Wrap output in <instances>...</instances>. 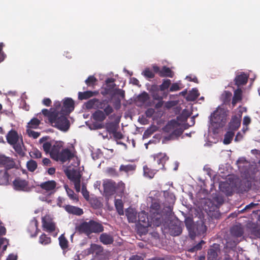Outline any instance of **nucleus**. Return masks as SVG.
I'll return each mask as SVG.
<instances>
[{
  "instance_id": "obj_1",
  "label": "nucleus",
  "mask_w": 260,
  "mask_h": 260,
  "mask_svg": "<svg viewBox=\"0 0 260 260\" xmlns=\"http://www.w3.org/2000/svg\"><path fill=\"white\" fill-rule=\"evenodd\" d=\"M227 116V111L224 109L217 108L210 117L212 126L216 129L223 127L226 123Z\"/></svg>"
},
{
  "instance_id": "obj_2",
  "label": "nucleus",
  "mask_w": 260,
  "mask_h": 260,
  "mask_svg": "<svg viewBox=\"0 0 260 260\" xmlns=\"http://www.w3.org/2000/svg\"><path fill=\"white\" fill-rule=\"evenodd\" d=\"M78 232L84 233L87 236L92 233H99L104 231V226L101 224L94 220H90L87 222L84 221L81 223L77 228Z\"/></svg>"
},
{
  "instance_id": "obj_3",
  "label": "nucleus",
  "mask_w": 260,
  "mask_h": 260,
  "mask_svg": "<svg viewBox=\"0 0 260 260\" xmlns=\"http://www.w3.org/2000/svg\"><path fill=\"white\" fill-rule=\"evenodd\" d=\"M67 115L61 112H56L54 119L50 121L51 124L61 131H68L70 127V121L67 119Z\"/></svg>"
},
{
  "instance_id": "obj_4",
  "label": "nucleus",
  "mask_w": 260,
  "mask_h": 260,
  "mask_svg": "<svg viewBox=\"0 0 260 260\" xmlns=\"http://www.w3.org/2000/svg\"><path fill=\"white\" fill-rule=\"evenodd\" d=\"M162 131L166 133L172 134L177 136H181L183 132L179 123L175 120L169 121L162 128Z\"/></svg>"
},
{
  "instance_id": "obj_5",
  "label": "nucleus",
  "mask_w": 260,
  "mask_h": 260,
  "mask_svg": "<svg viewBox=\"0 0 260 260\" xmlns=\"http://www.w3.org/2000/svg\"><path fill=\"white\" fill-rule=\"evenodd\" d=\"M185 225L189 230L191 237L195 236L196 233L200 235H204L207 231V227L203 222H201L196 225V231L195 232L194 231V225L192 223V221L191 220H186L185 221Z\"/></svg>"
},
{
  "instance_id": "obj_6",
  "label": "nucleus",
  "mask_w": 260,
  "mask_h": 260,
  "mask_svg": "<svg viewBox=\"0 0 260 260\" xmlns=\"http://www.w3.org/2000/svg\"><path fill=\"white\" fill-rule=\"evenodd\" d=\"M66 175L68 178L73 182L75 189L77 192L81 190V178L80 173L76 170H73L68 171Z\"/></svg>"
},
{
  "instance_id": "obj_7",
  "label": "nucleus",
  "mask_w": 260,
  "mask_h": 260,
  "mask_svg": "<svg viewBox=\"0 0 260 260\" xmlns=\"http://www.w3.org/2000/svg\"><path fill=\"white\" fill-rule=\"evenodd\" d=\"M74 101L71 98H67L63 100L60 112L64 114V115H69L74 110Z\"/></svg>"
},
{
  "instance_id": "obj_8",
  "label": "nucleus",
  "mask_w": 260,
  "mask_h": 260,
  "mask_svg": "<svg viewBox=\"0 0 260 260\" xmlns=\"http://www.w3.org/2000/svg\"><path fill=\"white\" fill-rule=\"evenodd\" d=\"M153 70L154 72L158 74L160 77L172 78L174 75V72L167 66H163L161 68H160L157 66H153Z\"/></svg>"
},
{
  "instance_id": "obj_9",
  "label": "nucleus",
  "mask_w": 260,
  "mask_h": 260,
  "mask_svg": "<svg viewBox=\"0 0 260 260\" xmlns=\"http://www.w3.org/2000/svg\"><path fill=\"white\" fill-rule=\"evenodd\" d=\"M242 112L239 111L238 115L232 116L230 122L229 123V129L235 132L237 131L241 125Z\"/></svg>"
},
{
  "instance_id": "obj_10",
  "label": "nucleus",
  "mask_w": 260,
  "mask_h": 260,
  "mask_svg": "<svg viewBox=\"0 0 260 260\" xmlns=\"http://www.w3.org/2000/svg\"><path fill=\"white\" fill-rule=\"evenodd\" d=\"M108 103L109 101L107 100H100L97 99L96 109H103L107 115H110L114 112V110Z\"/></svg>"
},
{
  "instance_id": "obj_11",
  "label": "nucleus",
  "mask_w": 260,
  "mask_h": 260,
  "mask_svg": "<svg viewBox=\"0 0 260 260\" xmlns=\"http://www.w3.org/2000/svg\"><path fill=\"white\" fill-rule=\"evenodd\" d=\"M74 154L68 148L62 149L57 155V157L54 158L55 160L60 161L64 162L67 160L71 159L74 157Z\"/></svg>"
},
{
  "instance_id": "obj_12",
  "label": "nucleus",
  "mask_w": 260,
  "mask_h": 260,
  "mask_svg": "<svg viewBox=\"0 0 260 260\" xmlns=\"http://www.w3.org/2000/svg\"><path fill=\"white\" fill-rule=\"evenodd\" d=\"M154 160L156 161L158 166L156 167L159 170H165V164L169 159V157L165 153H159L153 155Z\"/></svg>"
},
{
  "instance_id": "obj_13",
  "label": "nucleus",
  "mask_w": 260,
  "mask_h": 260,
  "mask_svg": "<svg viewBox=\"0 0 260 260\" xmlns=\"http://www.w3.org/2000/svg\"><path fill=\"white\" fill-rule=\"evenodd\" d=\"M42 226L46 231L52 233L55 230V224L49 216H45L42 218Z\"/></svg>"
},
{
  "instance_id": "obj_14",
  "label": "nucleus",
  "mask_w": 260,
  "mask_h": 260,
  "mask_svg": "<svg viewBox=\"0 0 260 260\" xmlns=\"http://www.w3.org/2000/svg\"><path fill=\"white\" fill-rule=\"evenodd\" d=\"M138 222L139 224L144 227L151 226V219L148 217L147 214L145 211H141L138 215Z\"/></svg>"
},
{
  "instance_id": "obj_15",
  "label": "nucleus",
  "mask_w": 260,
  "mask_h": 260,
  "mask_svg": "<svg viewBox=\"0 0 260 260\" xmlns=\"http://www.w3.org/2000/svg\"><path fill=\"white\" fill-rule=\"evenodd\" d=\"M169 231L171 236H179L181 234L182 231L180 223L178 222H171L169 225Z\"/></svg>"
},
{
  "instance_id": "obj_16",
  "label": "nucleus",
  "mask_w": 260,
  "mask_h": 260,
  "mask_svg": "<svg viewBox=\"0 0 260 260\" xmlns=\"http://www.w3.org/2000/svg\"><path fill=\"white\" fill-rule=\"evenodd\" d=\"M117 184L114 181H108L104 184V189L105 193L107 196L114 194L116 190Z\"/></svg>"
},
{
  "instance_id": "obj_17",
  "label": "nucleus",
  "mask_w": 260,
  "mask_h": 260,
  "mask_svg": "<svg viewBox=\"0 0 260 260\" xmlns=\"http://www.w3.org/2000/svg\"><path fill=\"white\" fill-rule=\"evenodd\" d=\"M7 142L11 145H15L19 142V136L17 132L13 129H11L8 132L6 136Z\"/></svg>"
},
{
  "instance_id": "obj_18",
  "label": "nucleus",
  "mask_w": 260,
  "mask_h": 260,
  "mask_svg": "<svg viewBox=\"0 0 260 260\" xmlns=\"http://www.w3.org/2000/svg\"><path fill=\"white\" fill-rule=\"evenodd\" d=\"M63 207L65 210L70 214L76 216H81L84 213L83 210L82 208L76 206L67 205L64 206Z\"/></svg>"
},
{
  "instance_id": "obj_19",
  "label": "nucleus",
  "mask_w": 260,
  "mask_h": 260,
  "mask_svg": "<svg viewBox=\"0 0 260 260\" xmlns=\"http://www.w3.org/2000/svg\"><path fill=\"white\" fill-rule=\"evenodd\" d=\"M151 226L153 224L155 226H159L163 221L162 212H157L150 214Z\"/></svg>"
},
{
  "instance_id": "obj_20",
  "label": "nucleus",
  "mask_w": 260,
  "mask_h": 260,
  "mask_svg": "<svg viewBox=\"0 0 260 260\" xmlns=\"http://www.w3.org/2000/svg\"><path fill=\"white\" fill-rule=\"evenodd\" d=\"M0 165L4 167L6 170L13 168L15 165L12 158L5 155H0Z\"/></svg>"
},
{
  "instance_id": "obj_21",
  "label": "nucleus",
  "mask_w": 260,
  "mask_h": 260,
  "mask_svg": "<svg viewBox=\"0 0 260 260\" xmlns=\"http://www.w3.org/2000/svg\"><path fill=\"white\" fill-rule=\"evenodd\" d=\"M248 76L244 72L236 75L234 79L235 84L237 86L245 85L248 81Z\"/></svg>"
},
{
  "instance_id": "obj_22",
  "label": "nucleus",
  "mask_w": 260,
  "mask_h": 260,
  "mask_svg": "<svg viewBox=\"0 0 260 260\" xmlns=\"http://www.w3.org/2000/svg\"><path fill=\"white\" fill-rule=\"evenodd\" d=\"M13 185L15 190H24L26 188L28 184L25 180L17 178L13 181Z\"/></svg>"
},
{
  "instance_id": "obj_23",
  "label": "nucleus",
  "mask_w": 260,
  "mask_h": 260,
  "mask_svg": "<svg viewBox=\"0 0 260 260\" xmlns=\"http://www.w3.org/2000/svg\"><path fill=\"white\" fill-rule=\"evenodd\" d=\"M125 215L129 222L135 223L137 221V212L135 209L128 208L125 211Z\"/></svg>"
},
{
  "instance_id": "obj_24",
  "label": "nucleus",
  "mask_w": 260,
  "mask_h": 260,
  "mask_svg": "<svg viewBox=\"0 0 260 260\" xmlns=\"http://www.w3.org/2000/svg\"><path fill=\"white\" fill-rule=\"evenodd\" d=\"M62 146V143L61 142H56L55 144L52 146L50 155L52 159H54L55 157H57Z\"/></svg>"
},
{
  "instance_id": "obj_25",
  "label": "nucleus",
  "mask_w": 260,
  "mask_h": 260,
  "mask_svg": "<svg viewBox=\"0 0 260 260\" xmlns=\"http://www.w3.org/2000/svg\"><path fill=\"white\" fill-rule=\"evenodd\" d=\"M144 175L145 177H147L150 179L153 178L155 174L159 171L156 167L152 168H149L147 166L143 167Z\"/></svg>"
},
{
  "instance_id": "obj_26",
  "label": "nucleus",
  "mask_w": 260,
  "mask_h": 260,
  "mask_svg": "<svg viewBox=\"0 0 260 260\" xmlns=\"http://www.w3.org/2000/svg\"><path fill=\"white\" fill-rule=\"evenodd\" d=\"M98 92L96 91H86L84 92H79L78 93V98L79 100H87L93 96L96 95Z\"/></svg>"
},
{
  "instance_id": "obj_27",
  "label": "nucleus",
  "mask_w": 260,
  "mask_h": 260,
  "mask_svg": "<svg viewBox=\"0 0 260 260\" xmlns=\"http://www.w3.org/2000/svg\"><path fill=\"white\" fill-rule=\"evenodd\" d=\"M99 239L100 242L105 245L111 244L114 242L113 236L111 234L106 233L102 234Z\"/></svg>"
},
{
  "instance_id": "obj_28",
  "label": "nucleus",
  "mask_w": 260,
  "mask_h": 260,
  "mask_svg": "<svg viewBox=\"0 0 260 260\" xmlns=\"http://www.w3.org/2000/svg\"><path fill=\"white\" fill-rule=\"evenodd\" d=\"M107 115L104 111L101 110H97L92 115L93 119L97 122H103L106 118Z\"/></svg>"
},
{
  "instance_id": "obj_29",
  "label": "nucleus",
  "mask_w": 260,
  "mask_h": 260,
  "mask_svg": "<svg viewBox=\"0 0 260 260\" xmlns=\"http://www.w3.org/2000/svg\"><path fill=\"white\" fill-rule=\"evenodd\" d=\"M56 186V183L54 180H50L42 183L40 186V187L47 191H49L53 190Z\"/></svg>"
},
{
  "instance_id": "obj_30",
  "label": "nucleus",
  "mask_w": 260,
  "mask_h": 260,
  "mask_svg": "<svg viewBox=\"0 0 260 260\" xmlns=\"http://www.w3.org/2000/svg\"><path fill=\"white\" fill-rule=\"evenodd\" d=\"M231 233L235 237H241L244 234V230L241 225H235L231 229Z\"/></svg>"
},
{
  "instance_id": "obj_31",
  "label": "nucleus",
  "mask_w": 260,
  "mask_h": 260,
  "mask_svg": "<svg viewBox=\"0 0 260 260\" xmlns=\"http://www.w3.org/2000/svg\"><path fill=\"white\" fill-rule=\"evenodd\" d=\"M14 149L20 157H24L25 155V152L23 150L22 146H23L22 138H21V143H17L12 145Z\"/></svg>"
},
{
  "instance_id": "obj_32",
  "label": "nucleus",
  "mask_w": 260,
  "mask_h": 260,
  "mask_svg": "<svg viewBox=\"0 0 260 260\" xmlns=\"http://www.w3.org/2000/svg\"><path fill=\"white\" fill-rule=\"evenodd\" d=\"M242 91L240 88L235 90L232 102L233 107H235L236 104L242 100Z\"/></svg>"
},
{
  "instance_id": "obj_33",
  "label": "nucleus",
  "mask_w": 260,
  "mask_h": 260,
  "mask_svg": "<svg viewBox=\"0 0 260 260\" xmlns=\"http://www.w3.org/2000/svg\"><path fill=\"white\" fill-rule=\"evenodd\" d=\"M199 95L200 93L198 90L196 88H193L187 95L186 100L187 101H194L198 99Z\"/></svg>"
},
{
  "instance_id": "obj_34",
  "label": "nucleus",
  "mask_w": 260,
  "mask_h": 260,
  "mask_svg": "<svg viewBox=\"0 0 260 260\" xmlns=\"http://www.w3.org/2000/svg\"><path fill=\"white\" fill-rule=\"evenodd\" d=\"M10 176L7 172L5 171L4 173H0V185H7L9 184Z\"/></svg>"
},
{
  "instance_id": "obj_35",
  "label": "nucleus",
  "mask_w": 260,
  "mask_h": 260,
  "mask_svg": "<svg viewBox=\"0 0 260 260\" xmlns=\"http://www.w3.org/2000/svg\"><path fill=\"white\" fill-rule=\"evenodd\" d=\"M136 169V165L135 164L121 165L119 168V171L127 173L129 172L135 171Z\"/></svg>"
},
{
  "instance_id": "obj_36",
  "label": "nucleus",
  "mask_w": 260,
  "mask_h": 260,
  "mask_svg": "<svg viewBox=\"0 0 260 260\" xmlns=\"http://www.w3.org/2000/svg\"><path fill=\"white\" fill-rule=\"evenodd\" d=\"M115 86V84L106 85V87L104 88V91L102 92V94L104 95L109 94L111 95V98H112V94L114 92V88Z\"/></svg>"
},
{
  "instance_id": "obj_37",
  "label": "nucleus",
  "mask_w": 260,
  "mask_h": 260,
  "mask_svg": "<svg viewBox=\"0 0 260 260\" xmlns=\"http://www.w3.org/2000/svg\"><path fill=\"white\" fill-rule=\"evenodd\" d=\"M232 96L231 91L225 90L221 95V100L224 104H228L231 101Z\"/></svg>"
},
{
  "instance_id": "obj_38",
  "label": "nucleus",
  "mask_w": 260,
  "mask_h": 260,
  "mask_svg": "<svg viewBox=\"0 0 260 260\" xmlns=\"http://www.w3.org/2000/svg\"><path fill=\"white\" fill-rule=\"evenodd\" d=\"M115 206L117 211L118 213L120 215L124 214L123 211V204L121 199L115 200Z\"/></svg>"
},
{
  "instance_id": "obj_39",
  "label": "nucleus",
  "mask_w": 260,
  "mask_h": 260,
  "mask_svg": "<svg viewBox=\"0 0 260 260\" xmlns=\"http://www.w3.org/2000/svg\"><path fill=\"white\" fill-rule=\"evenodd\" d=\"M235 135V132L230 130L227 132L224 136L223 143L225 145L231 143Z\"/></svg>"
},
{
  "instance_id": "obj_40",
  "label": "nucleus",
  "mask_w": 260,
  "mask_h": 260,
  "mask_svg": "<svg viewBox=\"0 0 260 260\" xmlns=\"http://www.w3.org/2000/svg\"><path fill=\"white\" fill-rule=\"evenodd\" d=\"M41 123V121L37 118L31 119L27 124V128H37Z\"/></svg>"
},
{
  "instance_id": "obj_41",
  "label": "nucleus",
  "mask_w": 260,
  "mask_h": 260,
  "mask_svg": "<svg viewBox=\"0 0 260 260\" xmlns=\"http://www.w3.org/2000/svg\"><path fill=\"white\" fill-rule=\"evenodd\" d=\"M65 188L67 194L70 199L76 203L78 202L79 201L78 195L75 194L74 191L72 189H70L68 187L65 186Z\"/></svg>"
},
{
  "instance_id": "obj_42",
  "label": "nucleus",
  "mask_w": 260,
  "mask_h": 260,
  "mask_svg": "<svg viewBox=\"0 0 260 260\" xmlns=\"http://www.w3.org/2000/svg\"><path fill=\"white\" fill-rule=\"evenodd\" d=\"M105 128L109 134H113L117 129V125L113 122L107 123Z\"/></svg>"
},
{
  "instance_id": "obj_43",
  "label": "nucleus",
  "mask_w": 260,
  "mask_h": 260,
  "mask_svg": "<svg viewBox=\"0 0 260 260\" xmlns=\"http://www.w3.org/2000/svg\"><path fill=\"white\" fill-rule=\"evenodd\" d=\"M42 113L44 116H47L48 118V120L50 122L54 119V115L55 114L56 111L44 109L42 110Z\"/></svg>"
},
{
  "instance_id": "obj_44",
  "label": "nucleus",
  "mask_w": 260,
  "mask_h": 260,
  "mask_svg": "<svg viewBox=\"0 0 260 260\" xmlns=\"http://www.w3.org/2000/svg\"><path fill=\"white\" fill-rule=\"evenodd\" d=\"M26 167L29 172H33L37 168L38 165L35 160L30 159L27 162Z\"/></svg>"
},
{
  "instance_id": "obj_45",
  "label": "nucleus",
  "mask_w": 260,
  "mask_h": 260,
  "mask_svg": "<svg viewBox=\"0 0 260 260\" xmlns=\"http://www.w3.org/2000/svg\"><path fill=\"white\" fill-rule=\"evenodd\" d=\"M159 212H161V211L160 210V204L156 202H152L151 205V206H150V214L155 213Z\"/></svg>"
},
{
  "instance_id": "obj_46",
  "label": "nucleus",
  "mask_w": 260,
  "mask_h": 260,
  "mask_svg": "<svg viewBox=\"0 0 260 260\" xmlns=\"http://www.w3.org/2000/svg\"><path fill=\"white\" fill-rule=\"evenodd\" d=\"M58 239L60 247L63 250L67 249L68 247V241L65 237L62 235L59 237Z\"/></svg>"
},
{
  "instance_id": "obj_47",
  "label": "nucleus",
  "mask_w": 260,
  "mask_h": 260,
  "mask_svg": "<svg viewBox=\"0 0 260 260\" xmlns=\"http://www.w3.org/2000/svg\"><path fill=\"white\" fill-rule=\"evenodd\" d=\"M51 242V238L47 237L45 234H42L39 238V242L43 245H47Z\"/></svg>"
},
{
  "instance_id": "obj_48",
  "label": "nucleus",
  "mask_w": 260,
  "mask_h": 260,
  "mask_svg": "<svg viewBox=\"0 0 260 260\" xmlns=\"http://www.w3.org/2000/svg\"><path fill=\"white\" fill-rule=\"evenodd\" d=\"M97 99L93 98L88 101L85 104V107L87 109L95 108L96 106Z\"/></svg>"
},
{
  "instance_id": "obj_49",
  "label": "nucleus",
  "mask_w": 260,
  "mask_h": 260,
  "mask_svg": "<svg viewBox=\"0 0 260 260\" xmlns=\"http://www.w3.org/2000/svg\"><path fill=\"white\" fill-rule=\"evenodd\" d=\"M149 99V95L148 93L144 91L138 96V100L139 102L145 103Z\"/></svg>"
},
{
  "instance_id": "obj_50",
  "label": "nucleus",
  "mask_w": 260,
  "mask_h": 260,
  "mask_svg": "<svg viewBox=\"0 0 260 260\" xmlns=\"http://www.w3.org/2000/svg\"><path fill=\"white\" fill-rule=\"evenodd\" d=\"M88 201L91 206L94 209H98L101 207V203L96 198H92Z\"/></svg>"
},
{
  "instance_id": "obj_51",
  "label": "nucleus",
  "mask_w": 260,
  "mask_h": 260,
  "mask_svg": "<svg viewBox=\"0 0 260 260\" xmlns=\"http://www.w3.org/2000/svg\"><path fill=\"white\" fill-rule=\"evenodd\" d=\"M97 81L96 78L93 76H89L85 80V83L88 86H94Z\"/></svg>"
},
{
  "instance_id": "obj_52",
  "label": "nucleus",
  "mask_w": 260,
  "mask_h": 260,
  "mask_svg": "<svg viewBox=\"0 0 260 260\" xmlns=\"http://www.w3.org/2000/svg\"><path fill=\"white\" fill-rule=\"evenodd\" d=\"M217 253L214 249H210L208 252V260H216Z\"/></svg>"
},
{
  "instance_id": "obj_53",
  "label": "nucleus",
  "mask_w": 260,
  "mask_h": 260,
  "mask_svg": "<svg viewBox=\"0 0 260 260\" xmlns=\"http://www.w3.org/2000/svg\"><path fill=\"white\" fill-rule=\"evenodd\" d=\"M171 85V80L170 79H164L162 84L159 86L161 91H164L167 89Z\"/></svg>"
},
{
  "instance_id": "obj_54",
  "label": "nucleus",
  "mask_w": 260,
  "mask_h": 260,
  "mask_svg": "<svg viewBox=\"0 0 260 260\" xmlns=\"http://www.w3.org/2000/svg\"><path fill=\"white\" fill-rule=\"evenodd\" d=\"M205 243L203 240H201L199 243L194 245L188 250L190 252H194L201 250L202 248V245Z\"/></svg>"
},
{
  "instance_id": "obj_55",
  "label": "nucleus",
  "mask_w": 260,
  "mask_h": 260,
  "mask_svg": "<svg viewBox=\"0 0 260 260\" xmlns=\"http://www.w3.org/2000/svg\"><path fill=\"white\" fill-rule=\"evenodd\" d=\"M119 95L122 99H124L125 96V92L122 89L119 88L115 89L114 93L112 94L111 99L114 98L116 95Z\"/></svg>"
},
{
  "instance_id": "obj_56",
  "label": "nucleus",
  "mask_w": 260,
  "mask_h": 260,
  "mask_svg": "<svg viewBox=\"0 0 260 260\" xmlns=\"http://www.w3.org/2000/svg\"><path fill=\"white\" fill-rule=\"evenodd\" d=\"M26 133L29 137L33 138L34 139L38 138L40 135V133L35 132L29 128H27Z\"/></svg>"
},
{
  "instance_id": "obj_57",
  "label": "nucleus",
  "mask_w": 260,
  "mask_h": 260,
  "mask_svg": "<svg viewBox=\"0 0 260 260\" xmlns=\"http://www.w3.org/2000/svg\"><path fill=\"white\" fill-rule=\"evenodd\" d=\"M101 247L95 244H91L90 248L88 249L87 252L88 254H93L96 251L100 250Z\"/></svg>"
},
{
  "instance_id": "obj_58",
  "label": "nucleus",
  "mask_w": 260,
  "mask_h": 260,
  "mask_svg": "<svg viewBox=\"0 0 260 260\" xmlns=\"http://www.w3.org/2000/svg\"><path fill=\"white\" fill-rule=\"evenodd\" d=\"M29 155L33 158H39L42 157L41 152L37 149H34L29 152Z\"/></svg>"
},
{
  "instance_id": "obj_59",
  "label": "nucleus",
  "mask_w": 260,
  "mask_h": 260,
  "mask_svg": "<svg viewBox=\"0 0 260 260\" xmlns=\"http://www.w3.org/2000/svg\"><path fill=\"white\" fill-rule=\"evenodd\" d=\"M43 149L46 153H49L52 148V144L49 142H45L43 144Z\"/></svg>"
},
{
  "instance_id": "obj_60",
  "label": "nucleus",
  "mask_w": 260,
  "mask_h": 260,
  "mask_svg": "<svg viewBox=\"0 0 260 260\" xmlns=\"http://www.w3.org/2000/svg\"><path fill=\"white\" fill-rule=\"evenodd\" d=\"M179 136H177L172 134H169L168 136H165L163 137L162 140V143L163 144L166 143L168 141L172 140H174L176 138H178Z\"/></svg>"
},
{
  "instance_id": "obj_61",
  "label": "nucleus",
  "mask_w": 260,
  "mask_h": 260,
  "mask_svg": "<svg viewBox=\"0 0 260 260\" xmlns=\"http://www.w3.org/2000/svg\"><path fill=\"white\" fill-rule=\"evenodd\" d=\"M143 75L148 78H153L154 74L153 72L149 68H146L143 72Z\"/></svg>"
},
{
  "instance_id": "obj_62",
  "label": "nucleus",
  "mask_w": 260,
  "mask_h": 260,
  "mask_svg": "<svg viewBox=\"0 0 260 260\" xmlns=\"http://www.w3.org/2000/svg\"><path fill=\"white\" fill-rule=\"evenodd\" d=\"M5 46L4 43H0V63L3 61L6 57V55L3 51V48Z\"/></svg>"
},
{
  "instance_id": "obj_63",
  "label": "nucleus",
  "mask_w": 260,
  "mask_h": 260,
  "mask_svg": "<svg viewBox=\"0 0 260 260\" xmlns=\"http://www.w3.org/2000/svg\"><path fill=\"white\" fill-rule=\"evenodd\" d=\"M82 193L86 201H89L90 199L89 191L87 190L86 187L84 185H83L82 187Z\"/></svg>"
},
{
  "instance_id": "obj_64",
  "label": "nucleus",
  "mask_w": 260,
  "mask_h": 260,
  "mask_svg": "<svg viewBox=\"0 0 260 260\" xmlns=\"http://www.w3.org/2000/svg\"><path fill=\"white\" fill-rule=\"evenodd\" d=\"M181 88L180 87L179 83H174L171 85L169 90L170 92L176 91L181 89Z\"/></svg>"
}]
</instances>
